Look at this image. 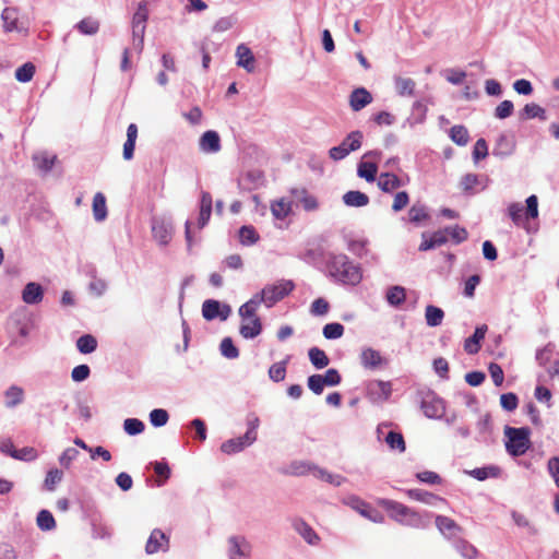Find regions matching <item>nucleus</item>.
I'll return each mask as SVG.
<instances>
[{"label":"nucleus","instance_id":"1","mask_svg":"<svg viewBox=\"0 0 559 559\" xmlns=\"http://www.w3.org/2000/svg\"><path fill=\"white\" fill-rule=\"evenodd\" d=\"M331 277L345 285H357L362 278L361 270L345 254L333 255L328 262Z\"/></svg>","mask_w":559,"mask_h":559},{"label":"nucleus","instance_id":"2","mask_svg":"<svg viewBox=\"0 0 559 559\" xmlns=\"http://www.w3.org/2000/svg\"><path fill=\"white\" fill-rule=\"evenodd\" d=\"M378 504L388 512L392 520L403 525L415 527L421 525L423 521L420 514L401 502L390 499H380L378 500Z\"/></svg>","mask_w":559,"mask_h":559},{"label":"nucleus","instance_id":"3","mask_svg":"<svg viewBox=\"0 0 559 559\" xmlns=\"http://www.w3.org/2000/svg\"><path fill=\"white\" fill-rule=\"evenodd\" d=\"M259 307L260 305L257 301L250 299L239 308L241 318L239 333L245 338H254L262 332V322L257 316Z\"/></svg>","mask_w":559,"mask_h":559},{"label":"nucleus","instance_id":"4","mask_svg":"<svg viewBox=\"0 0 559 559\" xmlns=\"http://www.w3.org/2000/svg\"><path fill=\"white\" fill-rule=\"evenodd\" d=\"M247 424H248V429L242 437L229 439L222 443V445H221L222 452H224L225 454L238 453V452L242 451L246 447H249L250 444H252L257 440V436H258L257 430L260 425V420H259L258 416H255L254 414H251L248 417Z\"/></svg>","mask_w":559,"mask_h":559},{"label":"nucleus","instance_id":"5","mask_svg":"<svg viewBox=\"0 0 559 559\" xmlns=\"http://www.w3.org/2000/svg\"><path fill=\"white\" fill-rule=\"evenodd\" d=\"M295 288V284L289 280H282L275 284L265 286L261 293L255 294L251 299L257 304H265L266 307H272L277 301L289 295Z\"/></svg>","mask_w":559,"mask_h":559},{"label":"nucleus","instance_id":"6","mask_svg":"<svg viewBox=\"0 0 559 559\" xmlns=\"http://www.w3.org/2000/svg\"><path fill=\"white\" fill-rule=\"evenodd\" d=\"M504 435L508 438L506 448L509 454L513 456H521L530 449L531 441L528 428H513L507 426Z\"/></svg>","mask_w":559,"mask_h":559},{"label":"nucleus","instance_id":"7","mask_svg":"<svg viewBox=\"0 0 559 559\" xmlns=\"http://www.w3.org/2000/svg\"><path fill=\"white\" fill-rule=\"evenodd\" d=\"M420 408L428 418H440L444 414V403L431 390L418 391Z\"/></svg>","mask_w":559,"mask_h":559},{"label":"nucleus","instance_id":"8","mask_svg":"<svg viewBox=\"0 0 559 559\" xmlns=\"http://www.w3.org/2000/svg\"><path fill=\"white\" fill-rule=\"evenodd\" d=\"M148 19V9L145 1L138 4V9L132 17V36L136 47L142 49L144 34L146 29V22Z\"/></svg>","mask_w":559,"mask_h":559},{"label":"nucleus","instance_id":"9","mask_svg":"<svg viewBox=\"0 0 559 559\" xmlns=\"http://www.w3.org/2000/svg\"><path fill=\"white\" fill-rule=\"evenodd\" d=\"M349 506L357 511L361 516L374 522L382 523L384 518L377 509L372 508L368 502L353 497L349 499Z\"/></svg>","mask_w":559,"mask_h":559},{"label":"nucleus","instance_id":"10","mask_svg":"<svg viewBox=\"0 0 559 559\" xmlns=\"http://www.w3.org/2000/svg\"><path fill=\"white\" fill-rule=\"evenodd\" d=\"M168 548L169 538L166 534L159 528L153 530L145 545L146 554L153 555L158 551H167Z\"/></svg>","mask_w":559,"mask_h":559},{"label":"nucleus","instance_id":"11","mask_svg":"<svg viewBox=\"0 0 559 559\" xmlns=\"http://www.w3.org/2000/svg\"><path fill=\"white\" fill-rule=\"evenodd\" d=\"M229 558L230 559H248L251 552L250 544L242 537L229 538Z\"/></svg>","mask_w":559,"mask_h":559},{"label":"nucleus","instance_id":"12","mask_svg":"<svg viewBox=\"0 0 559 559\" xmlns=\"http://www.w3.org/2000/svg\"><path fill=\"white\" fill-rule=\"evenodd\" d=\"M1 19L3 21L4 32H23L26 28L20 22L19 12L14 8H5L2 11Z\"/></svg>","mask_w":559,"mask_h":559},{"label":"nucleus","instance_id":"13","mask_svg":"<svg viewBox=\"0 0 559 559\" xmlns=\"http://www.w3.org/2000/svg\"><path fill=\"white\" fill-rule=\"evenodd\" d=\"M372 102V95L365 88L358 87L349 95V106L354 111H359Z\"/></svg>","mask_w":559,"mask_h":559},{"label":"nucleus","instance_id":"14","mask_svg":"<svg viewBox=\"0 0 559 559\" xmlns=\"http://www.w3.org/2000/svg\"><path fill=\"white\" fill-rule=\"evenodd\" d=\"M202 152L217 153L221 150V139L216 131L209 130L202 134L199 141Z\"/></svg>","mask_w":559,"mask_h":559},{"label":"nucleus","instance_id":"15","mask_svg":"<svg viewBox=\"0 0 559 559\" xmlns=\"http://www.w3.org/2000/svg\"><path fill=\"white\" fill-rule=\"evenodd\" d=\"M486 332V324L477 326L474 334L465 340L464 350L471 355L477 354L480 349V342L485 338Z\"/></svg>","mask_w":559,"mask_h":559},{"label":"nucleus","instance_id":"16","mask_svg":"<svg viewBox=\"0 0 559 559\" xmlns=\"http://www.w3.org/2000/svg\"><path fill=\"white\" fill-rule=\"evenodd\" d=\"M436 526L441 534L453 537L462 532V527L451 518L444 515L436 516Z\"/></svg>","mask_w":559,"mask_h":559},{"label":"nucleus","instance_id":"17","mask_svg":"<svg viewBox=\"0 0 559 559\" xmlns=\"http://www.w3.org/2000/svg\"><path fill=\"white\" fill-rule=\"evenodd\" d=\"M236 57H237V66L246 69L248 72L254 71V56L249 47L241 44L237 47L236 50Z\"/></svg>","mask_w":559,"mask_h":559},{"label":"nucleus","instance_id":"18","mask_svg":"<svg viewBox=\"0 0 559 559\" xmlns=\"http://www.w3.org/2000/svg\"><path fill=\"white\" fill-rule=\"evenodd\" d=\"M44 290L43 287L34 282L28 283L22 293V299L25 304L35 305L43 300Z\"/></svg>","mask_w":559,"mask_h":559},{"label":"nucleus","instance_id":"19","mask_svg":"<svg viewBox=\"0 0 559 559\" xmlns=\"http://www.w3.org/2000/svg\"><path fill=\"white\" fill-rule=\"evenodd\" d=\"M212 213V195L203 191L200 202V214L198 219V227L202 229L210 221Z\"/></svg>","mask_w":559,"mask_h":559},{"label":"nucleus","instance_id":"20","mask_svg":"<svg viewBox=\"0 0 559 559\" xmlns=\"http://www.w3.org/2000/svg\"><path fill=\"white\" fill-rule=\"evenodd\" d=\"M407 496L426 504L447 503L444 498L420 489H411L407 491Z\"/></svg>","mask_w":559,"mask_h":559},{"label":"nucleus","instance_id":"21","mask_svg":"<svg viewBox=\"0 0 559 559\" xmlns=\"http://www.w3.org/2000/svg\"><path fill=\"white\" fill-rule=\"evenodd\" d=\"M138 139V127L130 123L127 129V141L123 144V158L130 160L134 154L135 141Z\"/></svg>","mask_w":559,"mask_h":559},{"label":"nucleus","instance_id":"22","mask_svg":"<svg viewBox=\"0 0 559 559\" xmlns=\"http://www.w3.org/2000/svg\"><path fill=\"white\" fill-rule=\"evenodd\" d=\"M402 186L401 179L392 173H382L378 178V187L383 192H392Z\"/></svg>","mask_w":559,"mask_h":559},{"label":"nucleus","instance_id":"23","mask_svg":"<svg viewBox=\"0 0 559 559\" xmlns=\"http://www.w3.org/2000/svg\"><path fill=\"white\" fill-rule=\"evenodd\" d=\"M293 526L298 532V534H300L304 537V539L307 543L314 545L319 542V536L317 535V533L304 520H301V519L295 520L293 523Z\"/></svg>","mask_w":559,"mask_h":559},{"label":"nucleus","instance_id":"24","mask_svg":"<svg viewBox=\"0 0 559 559\" xmlns=\"http://www.w3.org/2000/svg\"><path fill=\"white\" fill-rule=\"evenodd\" d=\"M395 90L400 96H414L416 82L411 78L396 76L394 79Z\"/></svg>","mask_w":559,"mask_h":559},{"label":"nucleus","instance_id":"25","mask_svg":"<svg viewBox=\"0 0 559 559\" xmlns=\"http://www.w3.org/2000/svg\"><path fill=\"white\" fill-rule=\"evenodd\" d=\"M343 202L347 206L362 207L369 203V197L360 191H348L343 195Z\"/></svg>","mask_w":559,"mask_h":559},{"label":"nucleus","instance_id":"26","mask_svg":"<svg viewBox=\"0 0 559 559\" xmlns=\"http://www.w3.org/2000/svg\"><path fill=\"white\" fill-rule=\"evenodd\" d=\"M271 212L276 219H284L292 212V202L285 198L275 200L271 204Z\"/></svg>","mask_w":559,"mask_h":559},{"label":"nucleus","instance_id":"27","mask_svg":"<svg viewBox=\"0 0 559 559\" xmlns=\"http://www.w3.org/2000/svg\"><path fill=\"white\" fill-rule=\"evenodd\" d=\"M5 406L13 408L21 404L24 400V390L17 385L9 386L4 392Z\"/></svg>","mask_w":559,"mask_h":559},{"label":"nucleus","instance_id":"28","mask_svg":"<svg viewBox=\"0 0 559 559\" xmlns=\"http://www.w3.org/2000/svg\"><path fill=\"white\" fill-rule=\"evenodd\" d=\"M444 312L441 308L428 305L425 309V319L428 326L435 328L442 323Z\"/></svg>","mask_w":559,"mask_h":559},{"label":"nucleus","instance_id":"29","mask_svg":"<svg viewBox=\"0 0 559 559\" xmlns=\"http://www.w3.org/2000/svg\"><path fill=\"white\" fill-rule=\"evenodd\" d=\"M292 193L300 201L306 211H314L318 209L317 199L309 194L306 189H293Z\"/></svg>","mask_w":559,"mask_h":559},{"label":"nucleus","instance_id":"30","mask_svg":"<svg viewBox=\"0 0 559 559\" xmlns=\"http://www.w3.org/2000/svg\"><path fill=\"white\" fill-rule=\"evenodd\" d=\"M93 215L98 222L104 221L107 216L106 198L102 192H97L93 198Z\"/></svg>","mask_w":559,"mask_h":559},{"label":"nucleus","instance_id":"31","mask_svg":"<svg viewBox=\"0 0 559 559\" xmlns=\"http://www.w3.org/2000/svg\"><path fill=\"white\" fill-rule=\"evenodd\" d=\"M309 359L311 364L317 369H323L330 364V359L324 350L319 347H311L308 352Z\"/></svg>","mask_w":559,"mask_h":559},{"label":"nucleus","instance_id":"32","mask_svg":"<svg viewBox=\"0 0 559 559\" xmlns=\"http://www.w3.org/2000/svg\"><path fill=\"white\" fill-rule=\"evenodd\" d=\"M386 301L393 306H401L406 299V290L402 286H392L386 292Z\"/></svg>","mask_w":559,"mask_h":559},{"label":"nucleus","instance_id":"33","mask_svg":"<svg viewBox=\"0 0 559 559\" xmlns=\"http://www.w3.org/2000/svg\"><path fill=\"white\" fill-rule=\"evenodd\" d=\"M522 119L539 118L546 120V111L539 105L535 103L526 104L520 114Z\"/></svg>","mask_w":559,"mask_h":559},{"label":"nucleus","instance_id":"34","mask_svg":"<svg viewBox=\"0 0 559 559\" xmlns=\"http://www.w3.org/2000/svg\"><path fill=\"white\" fill-rule=\"evenodd\" d=\"M382 362V357L378 350L367 348L361 353V364L366 368H377Z\"/></svg>","mask_w":559,"mask_h":559},{"label":"nucleus","instance_id":"35","mask_svg":"<svg viewBox=\"0 0 559 559\" xmlns=\"http://www.w3.org/2000/svg\"><path fill=\"white\" fill-rule=\"evenodd\" d=\"M76 347L82 354H91L97 348V340L91 334L82 335L76 341Z\"/></svg>","mask_w":559,"mask_h":559},{"label":"nucleus","instance_id":"36","mask_svg":"<svg viewBox=\"0 0 559 559\" xmlns=\"http://www.w3.org/2000/svg\"><path fill=\"white\" fill-rule=\"evenodd\" d=\"M408 219L416 225L429 219V214L425 205L414 204L408 211Z\"/></svg>","mask_w":559,"mask_h":559},{"label":"nucleus","instance_id":"37","mask_svg":"<svg viewBox=\"0 0 559 559\" xmlns=\"http://www.w3.org/2000/svg\"><path fill=\"white\" fill-rule=\"evenodd\" d=\"M76 28L83 35H95L99 29V22L93 17H85L76 24Z\"/></svg>","mask_w":559,"mask_h":559},{"label":"nucleus","instance_id":"38","mask_svg":"<svg viewBox=\"0 0 559 559\" xmlns=\"http://www.w3.org/2000/svg\"><path fill=\"white\" fill-rule=\"evenodd\" d=\"M152 233L156 240L160 243L166 245L171 238V233L163 222H156L152 226Z\"/></svg>","mask_w":559,"mask_h":559},{"label":"nucleus","instance_id":"39","mask_svg":"<svg viewBox=\"0 0 559 559\" xmlns=\"http://www.w3.org/2000/svg\"><path fill=\"white\" fill-rule=\"evenodd\" d=\"M37 526L41 531H50L56 527V521L52 513L48 510H41L37 514Z\"/></svg>","mask_w":559,"mask_h":559},{"label":"nucleus","instance_id":"40","mask_svg":"<svg viewBox=\"0 0 559 559\" xmlns=\"http://www.w3.org/2000/svg\"><path fill=\"white\" fill-rule=\"evenodd\" d=\"M451 140L457 145H466L469 140L468 131L464 126H454L450 130Z\"/></svg>","mask_w":559,"mask_h":559},{"label":"nucleus","instance_id":"41","mask_svg":"<svg viewBox=\"0 0 559 559\" xmlns=\"http://www.w3.org/2000/svg\"><path fill=\"white\" fill-rule=\"evenodd\" d=\"M288 360H282L278 362L273 364L269 369V377L274 382H281L286 377V366Z\"/></svg>","mask_w":559,"mask_h":559},{"label":"nucleus","instance_id":"42","mask_svg":"<svg viewBox=\"0 0 559 559\" xmlns=\"http://www.w3.org/2000/svg\"><path fill=\"white\" fill-rule=\"evenodd\" d=\"M35 71V66L32 62H26L15 70V79L22 83L29 82L33 79Z\"/></svg>","mask_w":559,"mask_h":559},{"label":"nucleus","instance_id":"43","mask_svg":"<svg viewBox=\"0 0 559 559\" xmlns=\"http://www.w3.org/2000/svg\"><path fill=\"white\" fill-rule=\"evenodd\" d=\"M378 167L373 163L362 162L358 166V176L372 182L376 180Z\"/></svg>","mask_w":559,"mask_h":559},{"label":"nucleus","instance_id":"44","mask_svg":"<svg viewBox=\"0 0 559 559\" xmlns=\"http://www.w3.org/2000/svg\"><path fill=\"white\" fill-rule=\"evenodd\" d=\"M239 239L242 245H253L259 240V235L252 226H242L239 230Z\"/></svg>","mask_w":559,"mask_h":559},{"label":"nucleus","instance_id":"45","mask_svg":"<svg viewBox=\"0 0 559 559\" xmlns=\"http://www.w3.org/2000/svg\"><path fill=\"white\" fill-rule=\"evenodd\" d=\"M63 473L58 468H52L48 471L44 481L45 488L49 491H53L56 489L57 484L61 481Z\"/></svg>","mask_w":559,"mask_h":559},{"label":"nucleus","instance_id":"46","mask_svg":"<svg viewBox=\"0 0 559 559\" xmlns=\"http://www.w3.org/2000/svg\"><path fill=\"white\" fill-rule=\"evenodd\" d=\"M202 314L206 320H213L219 314V302L209 299L202 305Z\"/></svg>","mask_w":559,"mask_h":559},{"label":"nucleus","instance_id":"47","mask_svg":"<svg viewBox=\"0 0 559 559\" xmlns=\"http://www.w3.org/2000/svg\"><path fill=\"white\" fill-rule=\"evenodd\" d=\"M385 441L391 449L399 450L400 452L405 451V441L402 433L390 431L385 437Z\"/></svg>","mask_w":559,"mask_h":559},{"label":"nucleus","instance_id":"48","mask_svg":"<svg viewBox=\"0 0 559 559\" xmlns=\"http://www.w3.org/2000/svg\"><path fill=\"white\" fill-rule=\"evenodd\" d=\"M344 334V326L341 323H328L323 328V335L328 340L340 338Z\"/></svg>","mask_w":559,"mask_h":559},{"label":"nucleus","instance_id":"49","mask_svg":"<svg viewBox=\"0 0 559 559\" xmlns=\"http://www.w3.org/2000/svg\"><path fill=\"white\" fill-rule=\"evenodd\" d=\"M221 352L222 355L228 359H235L239 356V350L234 345L233 340L230 337L223 338L221 343Z\"/></svg>","mask_w":559,"mask_h":559},{"label":"nucleus","instance_id":"50","mask_svg":"<svg viewBox=\"0 0 559 559\" xmlns=\"http://www.w3.org/2000/svg\"><path fill=\"white\" fill-rule=\"evenodd\" d=\"M144 428H145V426H144L143 421H141L138 418H128L123 423V429L130 436H134V435H139V433L143 432Z\"/></svg>","mask_w":559,"mask_h":559},{"label":"nucleus","instance_id":"51","mask_svg":"<svg viewBox=\"0 0 559 559\" xmlns=\"http://www.w3.org/2000/svg\"><path fill=\"white\" fill-rule=\"evenodd\" d=\"M56 160V156H50L47 153H39L34 156V162L36 166L45 171H48L52 168Z\"/></svg>","mask_w":559,"mask_h":559},{"label":"nucleus","instance_id":"52","mask_svg":"<svg viewBox=\"0 0 559 559\" xmlns=\"http://www.w3.org/2000/svg\"><path fill=\"white\" fill-rule=\"evenodd\" d=\"M445 229L448 236H450L455 243H461L468 237L467 230L464 227H460L459 225L450 226Z\"/></svg>","mask_w":559,"mask_h":559},{"label":"nucleus","instance_id":"53","mask_svg":"<svg viewBox=\"0 0 559 559\" xmlns=\"http://www.w3.org/2000/svg\"><path fill=\"white\" fill-rule=\"evenodd\" d=\"M370 388L372 391L377 392L382 400H388L392 394V384L386 381H374L371 383Z\"/></svg>","mask_w":559,"mask_h":559},{"label":"nucleus","instance_id":"54","mask_svg":"<svg viewBox=\"0 0 559 559\" xmlns=\"http://www.w3.org/2000/svg\"><path fill=\"white\" fill-rule=\"evenodd\" d=\"M362 140V133L360 131L350 132L342 143H346L345 147L348 150V153L356 151L360 147Z\"/></svg>","mask_w":559,"mask_h":559},{"label":"nucleus","instance_id":"55","mask_svg":"<svg viewBox=\"0 0 559 559\" xmlns=\"http://www.w3.org/2000/svg\"><path fill=\"white\" fill-rule=\"evenodd\" d=\"M519 404V399L516 394L509 392L504 393L500 396V405L507 412H513L516 409Z\"/></svg>","mask_w":559,"mask_h":559},{"label":"nucleus","instance_id":"56","mask_svg":"<svg viewBox=\"0 0 559 559\" xmlns=\"http://www.w3.org/2000/svg\"><path fill=\"white\" fill-rule=\"evenodd\" d=\"M168 413L162 408H155L150 413L151 424L155 427H162L168 421Z\"/></svg>","mask_w":559,"mask_h":559},{"label":"nucleus","instance_id":"57","mask_svg":"<svg viewBox=\"0 0 559 559\" xmlns=\"http://www.w3.org/2000/svg\"><path fill=\"white\" fill-rule=\"evenodd\" d=\"M508 212L514 224L521 225L523 223V218L525 215L523 205L519 203H512L509 205Z\"/></svg>","mask_w":559,"mask_h":559},{"label":"nucleus","instance_id":"58","mask_svg":"<svg viewBox=\"0 0 559 559\" xmlns=\"http://www.w3.org/2000/svg\"><path fill=\"white\" fill-rule=\"evenodd\" d=\"M499 474V468L497 467H481V468H475L471 472V475L478 479V480H485L489 476L496 477Z\"/></svg>","mask_w":559,"mask_h":559},{"label":"nucleus","instance_id":"59","mask_svg":"<svg viewBox=\"0 0 559 559\" xmlns=\"http://www.w3.org/2000/svg\"><path fill=\"white\" fill-rule=\"evenodd\" d=\"M513 108L514 106L511 100H503L496 107L495 116L498 119H506L512 115Z\"/></svg>","mask_w":559,"mask_h":559},{"label":"nucleus","instance_id":"60","mask_svg":"<svg viewBox=\"0 0 559 559\" xmlns=\"http://www.w3.org/2000/svg\"><path fill=\"white\" fill-rule=\"evenodd\" d=\"M479 183L476 174H466L461 178L460 187L464 192L472 191Z\"/></svg>","mask_w":559,"mask_h":559},{"label":"nucleus","instance_id":"61","mask_svg":"<svg viewBox=\"0 0 559 559\" xmlns=\"http://www.w3.org/2000/svg\"><path fill=\"white\" fill-rule=\"evenodd\" d=\"M409 203V195L406 191L397 192L394 197L392 203V210L394 212H400L405 209Z\"/></svg>","mask_w":559,"mask_h":559},{"label":"nucleus","instance_id":"62","mask_svg":"<svg viewBox=\"0 0 559 559\" xmlns=\"http://www.w3.org/2000/svg\"><path fill=\"white\" fill-rule=\"evenodd\" d=\"M91 369L87 365H79L72 369L71 378L74 382H82L90 377Z\"/></svg>","mask_w":559,"mask_h":559},{"label":"nucleus","instance_id":"63","mask_svg":"<svg viewBox=\"0 0 559 559\" xmlns=\"http://www.w3.org/2000/svg\"><path fill=\"white\" fill-rule=\"evenodd\" d=\"M488 155V146L484 139H478L474 145L473 158L475 162L484 159Z\"/></svg>","mask_w":559,"mask_h":559},{"label":"nucleus","instance_id":"64","mask_svg":"<svg viewBox=\"0 0 559 559\" xmlns=\"http://www.w3.org/2000/svg\"><path fill=\"white\" fill-rule=\"evenodd\" d=\"M547 468L557 487H559V456H552L548 460Z\"/></svg>","mask_w":559,"mask_h":559}]
</instances>
